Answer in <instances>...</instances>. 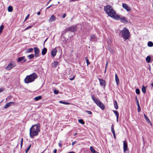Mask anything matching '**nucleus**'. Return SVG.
Listing matches in <instances>:
<instances>
[{
	"label": "nucleus",
	"mask_w": 153,
	"mask_h": 153,
	"mask_svg": "<svg viewBox=\"0 0 153 153\" xmlns=\"http://www.w3.org/2000/svg\"><path fill=\"white\" fill-rule=\"evenodd\" d=\"M76 134H77V133H76L74 134V135L75 136L76 135Z\"/></svg>",
	"instance_id": "nucleus-59"
},
{
	"label": "nucleus",
	"mask_w": 153,
	"mask_h": 153,
	"mask_svg": "<svg viewBox=\"0 0 153 153\" xmlns=\"http://www.w3.org/2000/svg\"><path fill=\"white\" fill-rule=\"evenodd\" d=\"M47 49L46 48H44L42 50V55H45L46 53Z\"/></svg>",
	"instance_id": "nucleus-20"
},
{
	"label": "nucleus",
	"mask_w": 153,
	"mask_h": 153,
	"mask_svg": "<svg viewBox=\"0 0 153 153\" xmlns=\"http://www.w3.org/2000/svg\"><path fill=\"white\" fill-rule=\"evenodd\" d=\"M120 33L121 34V37L125 40L128 39L130 36L129 30L125 27L124 28L123 30H120Z\"/></svg>",
	"instance_id": "nucleus-3"
},
{
	"label": "nucleus",
	"mask_w": 153,
	"mask_h": 153,
	"mask_svg": "<svg viewBox=\"0 0 153 153\" xmlns=\"http://www.w3.org/2000/svg\"><path fill=\"white\" fill-rule=\"evenodd\" d=\"M88 114H92V113L91 112V111H86Z\"/></svg>",
	"instance_id": "nucleus-40"
},
{
	"label": "nucleus",
	"mask_w": 153,
	"mask_h": 153,
	"mask_svg": "<svg viewBox=\"0 0 153 153\" xmlns=\"http://www.w3.org/2000/svg\"><path fill=\"white\" fill-rule=\"evenodd\" d=\"M23 140V138H21V144H20L21 148L22 147V146Z\"/></svg>",
	"instance_id": "nucleus-38"
},
{
	"label": "nucleus",
	"mask_w": 153,
	"mask_h": 153,
	"mask_svg": "<svg viewBox=\"0 0 153 153\" xmlns=\"http://www.w3.org/2000/svg\"><path fill=\"white\" fill-rule=\"evenodd\" d=\"M40 12H38L37 13V14L38 15H40Z\"/></svg>",
	"instance_id": "nucleus-53"
},
{
	"label": "nucleus",
	"mask_w": 153,
	"mask_h": 153,
	"mask_svg": "<svg viewBox=\"0 0 153 153\" xmlns=\"http://www.w3.org/2000/svg\"><path fill=\"white\" fill-rule=\"evenodd\" d=\"M136 92L137 94H140V91L139 89L137 88L136 89Z\"/></svg>",
	"instance_id": "nucleus-36"
},
{
	"label": "nucleus",
	"mask_w": 153,
	"mask_h": 153,
	"mask_svg": "<svg viewBox=\"0 0 153 153\" xmlns=\"http://www.w3.org/2000/svg\"><path fill=\"white\" fill-rule=\"evenodd\" d=\"M144 118L146 120V121L148 123H151V122H150V120L149 119V118H148L147 116L145 114H144Z\"/></svg>",
	"instance_id": "nucleus-23"
},
{
	"label": "nucleus",
	"mask_w": 153,
	"mask_h": 153,
	"mask_svg": "<svg viewBox=\"0 0 153 153\" xmlns=\"http://www.w3.org/2000/svg\"><path fill=\"white\" fill-rule=\"evenodd\" d=\"M78 122L80 123L84 124H85V122L83 121V120L82 119H79L78 120Z\"/></svg>",
	"instance_id": "nucleus-34"
},
{
	"label": "nucleus",
	"mask_w": 153,
	"mask_h": 153,
	"mask_svg": "<svg viewBox=\"0 0 153 153\" xmlns=\"http://www.w3.org/2000/svg\"><path fill=\"white\" fill-rule=\"evenodd\" d=\"M47 39H48V38H47V39H46L45 40V42H44V43H45V42L47 41Z\"/></svg>",
	"instance_id": "nucleus-61"
},
{
	"label": "nucleus",
	"mask_w": 153,
	"mask_h": 153,
	"mask_svg": "<svg viewBox=\"0 0 153 153\" xmlns=\"http://www.w3.org/2000/svg\"><path fill=\"white\" fill-rule=\"evenodd\" d=\"M113 134V135L114 136H115V133H114V134Z\"/></svg>",
	"instance_id": "nucleus-60"
},
{
	"label": "nucleus",
	"mask_w": 153,
	"mask_h": 153,
	"mask_svg": "<svg viewBox=\"0 0 153 153\" xmlns=\"http://www.w3.org/2000/svg\"><path fill=\"white\" fill-rule=\"evenodd\" d=\"M104 10L109 16L117 20L120 19V16L116 14L112 7L110 5H107L104 7Z\"/></svg>",
	"instance_id": "nucleus-1"
},
{
	"label": "nucleus",
	"mask_w": 153,
	"mask_h": 153,
	"mask_svg": "<svg viewBox=\"0 0 153 153\" xmlns=\"http://www.w3.org/2000/svg\"><path fill=\"white\" fill-rule=\"evenodd\" d=\"M34 57V55L33 54H30L27 56V57L29 59H30L33 58Z\"/></svg>",
	"instance_id": "nucleus-31"
},
{
	"label": "nucleus",
	"mask_w": 153,
	"mask_h": 153,
	"mask_svg": "<svg viewBox=\"0 0 153 153\" xmlns=\"http://www.w3.org/2000/svg\"><path fill=\"white\" fill-rule=\"evenodd\" d=\"M57 150L56 149H55L53 151L54 153H56Z\"/></svg>",
	"instance_id": "nucleus-50"
},
{
	"label": "nucleus",
	"mask_w": 153,
	"mask_h": 153,
	"mask_svg": "<svg viewBox=\"0 0 153 153\" xmlns=\"http://www.w3.org/2000/svg\"><path fill=\"white\" fill-rule=\"evenodd\" d=\"M25 56H23L18 58L17 59V62H21L22 61H23V63L25 62L27 60L26 59Z\"/></svg>",
	"instance_id": "nucleus-10"
},
{
	"label": "nucleus",
	"mask_w": 153,
	"mask_h": 153,
	"mask_svg": "<svg viewBox=\"0 0 153 153\" xmlns=\"http://www.w3.org/2000/svg\"><path fill=\"white\" fill-rule=\"evenodd\" d=\"M3 90L2 88L0 89V93L2 92Z\"/></svg>",
	"instance_id": "nucleus-54"
},
{
	"label": "nucleus",
	"mask_w": 153,
	"mask_h": 153,
	"mask_svg": "<svg viewBox=\"0 0 153 153\" xmlns=\"http://www.w3.org/2000/svg\"><path fill=\"white\" fill-rule=\"evenodd\" d=\"M77 30V27L76 26H72L68 28L67 30H65L64 31L66 32L67 31H71V32H75Z\"/></svg>",
	"instance_id": "nucleus-6"
},
{
	"label": "nucleus",
	"mask_w": 153,
	"mask_h": 153,
	"mask_svg": "<svg viewBox=\"0 0 153 153\" xmlns=\"http://www.w3.org/2000/svg\"><path fill=\"white\" fill-rule=\"evenodd\" d=\"M119 16H120V18L119 19V20H120L121 22H122L123 23H125V22H127V20L125 17H121V16H120V15H119ZM118 20H119V19Z\"/></svg>",
	"instance_id": "nucleus-15"
},
{
	"label": "nucleus",
	"mask_w": 153,
	"mask_h": 153,
	"mask_svg": "<svg viewBox=\"0 0 153 153\" xmlns=\"http://www.w3.org/2000/svg\"><path fill=\"white\" fill-rule=\"evenodd\" d=\"M146 61L148 63H149L151 61V57L150 56H147L146 58Z\"/></svg>",
	"instance_id": "nucleus-24"
},
{
	"label": "nucleus",
	"mask_w": 153,
	"mask_h": 153,
	"mask_svg": "<svg viewBox=\"0 0 153 153\" xmlns=\"http://www.w3.org/2000/svg\"><path fill=\"white\" fill-rule=\"evenodd\" d=\"M68 153H75V152H69Z\"/></svg>",
	"instance_id": "nucleus-57"
},
{
	"label": "nucleus",
	"mask_w": 153,
	"mask_h": 153,
	"mask_svg": "<svg viewBox=\"0 0 153 153\" xmlns=\"http://www.w3.org/2000/svg\"><path fill=\"white\" fill-rule=\"evenodd\" d=\"M108 62H107L106 63V65H105V69H106L107 68V65H108Z\"/></svg>",
	"instance_id": "nucleus-51"
},
{
	"label": "nucleus",
	"mask_w": 153,
	"mask_h": 153,
	"mask_svg": "<svg viewBox=\"0 0 153 153\" xmlns=\"http://www.w3.org/2000/svg\"><path fill=\"white\" fill-rule=\"evenodd\" d=\"M59 103H62V104H65V105L70 104V103L69 102H65L62 101H59Z\"/></svg>",
	"instance_id": "nucleus-28"
},
{
	"label": "nucleus",
	"mask_w": 153,
	"mask_h": 153,
	"mask_svg": "<svg viewBox=\"0 0 153 153\" xmlns=\"http://www.w3.org/2000/svg\"><path fill=\"white\" fill-rule=\"evenodd\" d=\"M114 139H116V136H114Z\"/></svg>",
	"instance_id": "nucleus-63"
},
{
	"label": "nucleus",
	"mask_w": 153,
	"mask_h": 153,
	"mask_svg": "<svg viewBox=\"0 0 153 153\" xmlns=\"http://www.w3.org/2000/svg\"><path fill=\"white\" fill-rule=\"evenodd\" d=\"M106 69H105V71H104V73H105L106 71Z\"/></svg>",
	"instance_id": "nucleus-62"
},
{
	"label": "nucleus",
	"mask_w": 153,
	"mask_h": 153,
	"mask_svg": "<svg viewBox=\"0 0 153 153\" xmlns=\"http://www.w3.org/2000/svg\"><path fill=\"white\" fill-rule=\"evenodd\" d=\"M111 130L113 134L115 133V131L114 129V126L113 124H112L111 126Z\"/></svg>",
	"instance_id": "nucleus-32"
},
{
	"label": "nucleus",
	"mask_w": 153,
	"mask_h": 153,
	"mask_svg": "<svg viewBox=\"0 0 153 153\" xmlns=\"http://www.w3.org/2000/svg\"><path fill=\"white\" fill-rule=\"evenodd\" d=\"M31 144H30L25 151V153H27L31 147Z\"/></svg>",
	"instance_id": "nucleus-35"
},
{
	"label": "nucleus",
	"mask_w": 153,
	"mask_h": 153,
	"mask_svg": "<svg viewBox=\"0 0 153 153\" xmlns=\"http://www.w3.org/2000/svg\"><path fill=\"white\" fill-rule=\"evenodd\" d=\"M92 98L98 106H99L102 110L104 109L105 108L104 105L99 100L97 99L93 96H92Z\"/></svg>",
	"instance_id": "nucleus-5"
},
{
	"label": "nucleus",
	"mask_w": 153,
	"mask_h": 153,
	"mask_svg": "<svg viewBox=\"0 0 153 153\" xmlns=\"http://www.w3.org/2000/svg\"><path fill=\"white\" fill-rule=\"evenodd\" d=\"M148 45L150 47H152L153 46V43L152 42H149L148 43Z\"/></svg>",
	"instance_id": "nucleus-29"
},
{
	"label": "nucleus",
	"mask_w": 153,
	"mask_h": 153,
	"mask_svg": "<svg viewBox=\"0 0 153 153\" xmlns=\"http://www.w3.org/2000/svg\"><path fill=\"white\" fill-rule=\"evenodd\" d=\"M15 64L14 62H11L6 67L5 69L6 70H10L15 67Z\"/></svg>",
	"instance_id": "nucleus-7"
},
{
	"label": "nucleus",
	"mask_w": 153,
	"mask_h": 153,
	"mask_svg": "<svg viewBox=\"0 0 153 153\" xmlns=\"http://www.w3.org/2000/svg\"><path fill=\"white\" fill-rule=\"evenodd\" d=\"M118 118H119V117H117V122H118Z\"/></svg>",
	"instance_id": "nucleus-55"
},
{
	"label": "nucleus",
	"mask_w": 153,
	"mask_h": 153,
	"mask_svg": "<svg viewBox=\"0 0 153 153\" xmlns=\"http://www.w3.org/2000/svg\"><path fill=\"white\" fill-rule=\"evenodd\" d=\"M146 88L144 87L143 85L142 86V91L144 93H145L146 92Z\"/></svg>",
	"instance_id": "nucleus-26"
},
{
	"label": "nucleus",
	"mask_w": 153,
	"mask_h": 153,
	"mask_svg": "<svg viewBox=\"0 0 153 153\" xmlns=\"http://www.w3.org/2000/svg\"><path fill=\"white\" fill-rule=\"evenodd\" d=\"M38 77L36 74L33 73L27 76L24 79V82L26 83H28L33 81Z\"/></svg>",
	"instance_id": "nucleus-4"
},
{
	"label": "nucleus",
	"mask_w": 153,
	"mask_h": 153,
	"mask_svg": "<svg viewBox=\"0 0 153 153\" xmlns=\"http://www.w3.org/2000/svg\"><path fill=\"white\" fill-rule=\"evenodd\" d=\"M122 7L123 8L126 9L128 12L130 11L131 10V7L128 6L126 4H123Z\"/></svg>",
	"instance_id": "nucleus-9"
},
{
	"label": "nucleus",
	"mask_w": 153,
	"mask_h": 153,
	"mask_svg": "<svg viewBox=\"0 0 153 153\" xmlns=\"http://www.w3.org/2000/svg\"><path fill=\"white\" fill-rule=\"evenodd\" d=\"M137 106H138V108H139V107H140V105H139V104L138 101V100H137Z\"/></svg>",
	"instance_id": "nucleus-44"
},
{
	"label": "nucleus",
	"mask_w": 153,
	"mask_h": 153,
	"mask_svg": "<svg viewBox=\"0 0 153 153\" xmlns=\"http://www.w3.org/2000/svg\"><path fill=\"white\" fill-rule=\"evenodd\" d=\"M99 80L100 81V85L102 86L105 87V81L103 80L102 79H99Z\"/></svg>",
	"instance_id": "nucleus-11"
},
{
	"label": "nucleus",
	"mask_w": 153,
	"mask_h": 153,
	"mask_svg": "<svg viewBox=\"0 0 153 153\" xmlns=\"http://www.w3.org/2000/svg\"><path fill=\"white\" fill-rule=\"evenodd\" d=\"M57 52V50L56 48H54L51 51V55L52 57H54Z\"/></svg>",
	"instance_id": "nucleus-12"
},
{
	"label": "nucleus",
	"mask_w": 153,
	"mask_h": 153,
	"mask_svg": "<svg viewBox=\"0 0 153 153\" xmlns=\"http://www.w3.org/2000/svg\"><path fill=\"white\" fill-rule=\"evenodd\" d=\"M62 141H59V143H58L59 146V147H61L62 146V144H61V143L62 142Z\"/></svg>",
	"instance_id": "nucleus-42"
},
{
	"label": "nucleus",
	"mask_w": 153,
	"mask_h": 153,
	"mask_svg": "<svg viewBox=\"0 0 153 153\" xmlns=\"http://www.w3.org/2000/svg\"><path fill=\"white\" fill-rule=\"evenodd\" d=\"M74 76L72 78H70V80H72L74 79Z\"/></svg>",
	"instance_id": "nucleus-49"
},
{
	"label": "nucleus",
	"mask_w": 153,
	"mask_h": 153,
	"mask_svg": "<svg viewBox=\"0 0 153 153\" xmlns=\"http://www.w3.org/2000/svg\"><path fill=\"white\" fill-rule=\"evenodd\" d=\"M52 0H49L48 2L47 5H48L50 2Z\"/></svg>",
	"instance_id": "nucleus-56"
},
{
	"label": "nucleus",
	"mask_w": 153,
	"mask_h": 153,
	"mask_svg": "<svg viewBox=\"0 0 153 153\" xmlns=\"http://www.w3.org/2000/svg\"><path fill=\"white\" fill-rule=\"evenodd\" d=\"M56 19V17L53 15H52L49 18L48 21L49 22H51L55 21Z\"/></svg>",
	"instance_id": "nucleus-13"
},
{
	"label": "nucleus",
	"mask_w": 153,
	"mask_h": 153,
	"mask_svg": "<svg viewBox=\"0 0 153 153\" xmlns=\"http://www.w3.org/2000/svg\"><path fill=\"white\" fill-rule=\"evenodd\" d=\"M14 103L13 102H10L6 104L4 106V108H7L10 107L12 104H14Z\"/></svg>",
	"instance_id": "nucleus-16"
},
{
	"label": "nucleus",
	"mask_w": 153,
	"mask_h": 153,
	"mask_svg": "<svg viewBox=\"0 0 153 153\" xmlns=\"http://www.w3.org/2000/svg\"><path fill=\"white\" fill-rule=\"evenodd\" d=\"M141 111V109L140 108V107L139 108H138V112H140Z\"/></svg>",
	"instance_id": "nucleus-47"
},
{
	"label": "nucleus",
	"mask_w": 153,
	"mask_h": 153,
	"mask_svg": "<svg viewBox=\"0 0 153 153\" xmlns=\"http://www.w3.org/2000/svg\"><path fill=\"white\" fill-rule=\"evenodd\" d=\"M90 149L92 153H98L97 151L94 150V148L92 146L90 147Z\"/></svg>",
	"instance_id": "nucleus-19"
},
{
	"label": "nucleus",
	"mask_w": 153,
	"mask_h": 153,
	"mask_svg": "<svg viewBox=\"0 0 153 153\" xmlns=\"http://www.w3.org/2000/svg\"><path fill=\"white\" fill-rule=\"evenodd\" d=\"M128 146L127 142L126 141H123V151L125 152L127 150Z\"/></svg>",
	"instance_id": "nucleus-14"
},
{
	"label": "nucleus",
	"mask_w": 153,
	"mask_h": 153,
	"mask_svg": "<svg viewBox=\"0 0 153 153\" xmlns=\"http://www.w3.org/2000/svg\"><path fill=\"white\" fill-rule=\"evenodd\" d=\"M12 98V97L11 96H8V97L6 99V100H7L10 99Z\"/></svg>",
	"instance_id": "nucleus-43"
},
{
	"label": "nucleus",
	"mask_w": 153,
	"mask_h": 153,
	"mask_svg": "<svg viewBox=\"0 0 153 153\" xmlns=\"http://www.w3.org/2000/svg\"><path fill=\"white\" fill-rule=\"evenodd\" d=\"M86 62L87 66H88V65L90 64V63L89 62L88 59H86Z\"/></svg>",
	"instance_id": "nucleus-39"
},
{
	"label": "nucleus",
	"mask_w": 153,
	"mask_h": 153,
	"mask_svg": "<svg viewBox=\"0 0 153 153\" xmlns=\"http://www.w3.org/2000/svg\"><path fill=\"white\" fill-rule=\"evenodd\" d=\"M58 62L57 61H55L54 62V64L53 65V67L54 68H56V66L58 65Z\"/></svg>",
	"instance_id": "nucleus-30"
},
{
	"label": "nucleus",
	"mask_w": 153,
	"mask_h": 153,
	"mask_svg": "<svg viewBox=\"0 0 153 153\" xmlns=\"http://www.w3.org/2000/svg\"><path fill=\"white\" fill-rule=\"evenodd\" d=\"M85 59H86H86H87V57H86L85 58Z\"/></svg>",
	"instance_id": "nucleus-64"
},
{
	"label": "nucleus",
	"mask_w": 153,
	"mask_h": 153,
	"mask_svg": "<svg viewBox=\"0 0 153 153\" xmlns=\"http://www.w3.org/2000/svg\"><path fill=\"white\" fill-rule=\"evenodd\" d=\"M33 50V49L32 48H29L26 51L25 53H28L32 51Z\"/></svg>",
	"instance_id": "nucleus-25"
},
{
	"label": "nucleus",
	"mask_w": 153,
	"mask_h": 153,
	"mask_svg": "<svg viewBox=\"0 0 153 153\" xmlns=\"http://www.w3.org/2000/svg\"><path fill=\"white\" fill-rule=\"evenodd\" d=\"M59 92V91L57 90H55L54 91V93L56 94H57Z\"/></svg>",
	"instance_id": "nucleus-37"
},
{
	"label": "nucleus",
	"mask_w": 153,
	"mask_h": 153,
	"mask_svg": "<svg viewBox=\"0 0 153 153\" xmlns=\"http://www.w3.org/2000/svg\"><path fill=\"white\" fill-rule=\"evenodd\" d=\"M114 108L117 109L118 108V107L117 105V102L116 100H114Z\"/></svg>",
	"instance_id": "nucleus-21"
},
{
	"label": "nucleus",
	"mask_w": 153,
	"mask_h": 153,
	"mask_svg": "<svg viewBox=\"0 0 153 153\" xmlns=\"http://www.w3.org/2000/svg\"><path fill=\"white\" fill-rule=\"evenodd\" d=\"M29 16H30V15L29 14H28L27 16L26 17V18H25V20H26L29 17Z\"/></svg>",
	"instance_id": "nucleus-45"
},
{
	"label": "nucleus",
	"mask_w": 153,
	"mask_h": 153,
	"mask_svg": "<svg viewBox=\"0 0 153 153\" xmlns=\"http://www.w3.org/2000/svg\"><path fill=\"white\" fill-rule=\"evenodd\" d=\"M151 86L153 87V83H152L151 84Z\"/></svg>",
	"instance_id": "nucleus-58"
},
{
	"label": "nucleus",
	"mask_w": 153,
	"mask_h": 153,
	"mask_svg": "<svg viewBox=\"0 0 153 153\" xmlns=\"http://www.w3.org/2000/svg\"><path fill=\"white\" fill-rule=\"evenodd\" d=\"M33 49L35 53V56L36 57H38L39 53V48L37 47H35Z\"/></svg>",
	"instance_id": "nucleus-8"
},
{
	"label": "nucleus",
	"mask_w": 153,
	"mask_h": 153,
	"mask_svg": "<svg viewBox=\"0 0 153 153\" xmlns=\"http://www.w3.org/2000/svg\"><path fill=\"white\" fill-rule=\"evenodd\" d=\"M13 10V7L11 6H9L8 7V11L9 12H12Z\"/></svg>",
	"instance_id": "nucleus-27"
},
{
	"label": "nucleus",
	"mask_w": 153,
	"mask_h": 153,
	"mask_svg": "<svg viewBox=\"0 0 153 153\" xmlns=\"http://www.w3.org/2000/svg\"><path fill=\"white\" fill-rule=\"evenodd\" d=\"M115 79L117 84V85H118L119 84V80L118 76L116 74H115Z\"/></svg>",
	"instance_id": "nucleus-18"
},
{
	"label": "nucleus",
	"mask_w": 153,
	"mask_h": 153,
	"mask_svg": "<svg viewBox=\"0 0 153 153\" xmlns=\"http://www.w3.org/2000/svg\"><path fill=\"white\" fill-rule=\"evenodd\" d=\"M40 125L39 123L33 125L30 129V136L33 138L37 136L40 131Z\"/></svg>",
	"instance_id": "nucleus-2"
},
{
	"label": "nucleus",
	"mask_w": 153,
	"mask_h": 153,
	"mask_svg": "<svg viewBox=\"0 0 153 153\" xmlns=\"http://www.w3.org/2000/svg\"><path fill=\"white\" fill-rule=\"evenodd\" d=\"M113 112H114V114L116 115V117H119V114L118 111H117L115 110H114L113 111Z\"/></svg>",
	"instance_id": "nucleus-33"
},
{
	"label": "nucleus",
	"mask_w": 153,
	"mask_h": 153,
	"mask_svg": "<svg viewBox=\"0 0 153 153\" xmlns=\"http://www.w3.org/2000/svg\"><path fill=\"white\" fill-rule=\"evenodd\" d=\"M42 98V97L41 96H39L36 97L34 98V100L36 101H38L40 100H41Z\"/></svg>",
	"instance_id": "nucleus-22"
},
{
	"label": "nucleus",
	"mask_w": 153,
	"mask_h": 153,
	"mask_svg": "<svg viewBox=\"0 0 153 153\" xmlns=\"http://www.w3.org/2000/svg\"><path fill=\"white\" fill-rule=\"evenodd\" d=\"M90 37V40L91 41H95L97 40V38L95 35H91Z\"/></svg>",
	"instance_id": "nucleus-17"
},
{
	"label": "nucleus",
	"mask_w": 153,
	"mask_h": 153,
	"mask_svg": "<svg viewBox=\"0 0 153 153\" xmlns=\"http://www.w3.org/2000/svg\"><path fill=\"white\" fill-rule=\"evenodd\" d=\"M31 27H32L31 26H29V27H28L25 28V30H27L29 29Z\"/></svg>",
	"instance_id": "nucleus-41"
},
{
	"label": "nucleus",
	"mask_w": 153,
	"mask_h": 153,
	"mask_svg": "<svg viewBox=\"0 0 153 153\" xmlns=\"http://www.w3.org/2000/svg\"><path fill=\"white\" fill-rule=\"evenodd\" d=\"M52 5H53V4H52L51 5V6L48 7L47 8V9H49V8H50V7H51V6H52Z\"/></svg>",
	"instance_id": "nucleus-52"
},
{
	"label": "nucleus",
	"mask_w": 153,
	"mask_h": 153,
	"mask_svg": "<svg viewBox=\"0 0 153 153\" xmlns=\"http://www.w3.org/2000/svg\"><path fill=\"white\" fill-rule=\"evenodd\" d=\"M66 14L65 13H64L63 14L62 16L63 18H65L66 16Z\"/></svg>",
	"instance_id": "nucleus-46"
},
{
	"label": "nucleus",
	"mask_w": 153,
	"mask_h": 153,
	"mask_svg": "<svg viewBox=\"0 0 153 153\" xmlns=\"http://www.w3.org/2000/svg\"><path fill=\"white\" fill-rule=\"evenodd\" d=\"M76 143V141H74L72 143V146L74 145Z\"/></svg>",
	"instance_id": "nucleus-48"
}]
</instances>
